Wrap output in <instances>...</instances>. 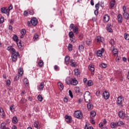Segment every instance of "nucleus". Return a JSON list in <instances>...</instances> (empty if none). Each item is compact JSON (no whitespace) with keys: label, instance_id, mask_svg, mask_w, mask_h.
Returning <instances> with one entry per match:
<instances>
[{"label":"nucleus","instance_id":"f257e3e1","mask_svg":"<svg viewBox=\"0 0 129 129\" xmlns=\"http://www.w3.org/2000/svg\"><path fill=\"white\" fill-rule=\"evenodd\" d=\"M84 100L86 102H90L91 101V95L90 92L89 91H86L85 92L84 95Z\"/></svg>","mask_w":129,"mask_h":129},{"label":"nucleus","instance_id":"f03ea898","mask_svg":"<svg viewBox=\"0 0 129 129\" xmlns=\"http://www.w3.org/2000/svg\"><path fill=\"white\" fill-rule=\"evenodd\" d=\"M70 29L73 30L75 34H78L79 28L77 25H74L73 23H72L70 26Z\"/></svg>","mask_w":129,"mask_h":129},{"label":"nucleus","instance_id":"7ed1b4c3","mask_svg":"<svg viewBox=\"0 0 129 129\" xmlns=\"http://www.w3.org/2000/svg\"><path fill=\"white\" fill-rule=\"evenodd\" d=\"M12 59L13 62H16L17 61V59H18V56H20V54H19V52H16V50L15 52H12Z\"/></svg>","mask_w":129,"mask_h":129},{"label":"nucleus","instance_id":"20e7f679","mask_svg":"<svg viewBox=\"0 0 129 129\" xmlns=\"http://www.w3.org/2000/svg\"><path fill=\"white\" fill-rule=\"evenodd\" d=\"M74 115L75 117H76L77 118H80V119H81L82 118V113L80 111H76L74 112Z\"/></svg>","mask_w":129,"mask_h":129},{"label":"nucleus","instance_id":"39448f33","mask_svg":"<svg viewBox=\"0 0 129 129\" xmlns=\"http://www.w3.org/2000/svg\"><path fill=\"white\" fill-rule=\"evenodd\" d=\"M123 97L122 96H120L117 97L116 99V102L118 104V105H121L122 104V103L123 102Z\"/></svg>","mask_w":129,"mask_h":129},{"label":"nucleus","instance_id":"423d86ee","mask_svg":"<svg viewBox=\"0 0 129 129\" xmlns=\"http://www.w3.org/2000/svg\"><path fill=\"white\" fill-rule=\"evenodd\" d=\"M1 11L3 14H6L7 16H10V12L9 9L4 7L2 8Z\"/></svg>","mask_w":129,"mask_h":129},{"label":"nucleus","instance_id":"0eeeda50","mask_svg":"<svg viewBox=\"0 0 129 129\" xmlns=\"http://www.w3.org/2000/svg\"><path fill=\"white\" fill-rule=\"evenodd\" d=\"M109 20H110V17L108 15L105 14L103 16V21L104 23H108V22H109Z\"/></svg>","mask_w":129,"mask_h":129},{"label":"nucleus","instance_id":"6e6552de","mask_svg":"<svg viewBox=\"0 0 129 129\" xmlns=\"http://www.w3.org/2000/svg\"><path fill=\"white\" fill-rule=\"evenodd\" d=\"M65 118L67 123H71V122H72V117H71V116L67 115L65 116Z\"/></svg>","mask_w":129,"mask_h":129},{"label":"nucleus","instance_id":"1a4fd4ad","mask_svg":"<svg viewBox=\"0 0 129 129\" xmlns=\"http://www.w3.org/2000/svg\"><path fill=\"white\" fill-rule=\"evenodd\" d=\"M31 23L32 26H37L38 25V20L36 18H34L31 20Z\"/></svg>","mask_w":129,"mask_h":129},{"label":"nucleus","instance_id":"9d476101","mask_svg":"<svg viewBox=\"0 0 129 129\" xmlns=\"http://www.w3.org/2000/svg\"><path fill=\"white\" fill-rule=\"evenodd\" d=\"M118 116L120 117V118H122V119H123V118H124V117H125V113H124V112L122 111H120L118 112Z\"/></svg>","mask_w":129,"mask_h":129},{"label":"nucleus","instance_id":"9b49d317","mask_svg":"<svg viewBox=\"0 0 129 129\" xmlns=\"http://www.w3.org/2000/svg\"><path fill=\"white\" fill-rule=\"evenodd\" d=\"M103 96L104 99L107 100L109 98V93L106 91H105L104 93H103Z\"/></svg>","mask_w":129,"mask_h":129},{"label":"nucleus","instance_id":"f8f14e48","mask_svg":"<svg viewBox=\"0 0 129 129\" xmlns=\"http://www.w3.org/2000/svg\"><path fill=\"white\" fill-rule=\"evenodd\" d=\"M96 41H97L98 43H103L104 41V38L100 36H97L96 38Z\"/></svg>","mask_w":129,"mask_h":129},{"label":"nucleus","instance_id":"ddd939ff","mask_svg":"<svg viewBox=\"0 0 129 129\" xmlns=\"http://www.w3.org/2000/svg\"><path fill=\"white\" fill-rule=\"evenodd\" d=\"M5 115L6 113H5V110H4V109L2 108V107H0V116L2 117V118H4Z\"/></svg>","mask_w":129,"mask_h":129},{"label":"nucleus","instance_id":"4468645a","mask_svg":"<svg viewBox=\"0 0 129 129\" xmlns=\"http://www.w3.org/2000/svg\"><path fill=\"white\" fill-rule=\"evenodd\" d=\"M77 84H78V81H77V80H76V79L72 78L71 80V85L75 86Z\"/></svg>","mask_w":129,"mask_h":129},{"label":"nucleus","instance_id":"2eb2a0df","mask_svg":"<svg viewBox=\"0 0 129 129\" xmlns=\"http://www.w3.org/2000/svg\"><path fill=\"white\" fill-rule=\"evenodd\" d=\"M7 49L8 51H10L11 53H15L16 51V49H15L12 46H8Z\"/></svg>","mask_w":129,"mask_h":129},{"label":"nucleus","instance_id":"dca6fc26","mask_svg":"<svg viewBox=\"0 0 129 129\" xmlns=\"http://www.w3.org/2000/svg\"><path fill=\"white\" fill-rule=\"evenodd\" d=\"M118 22L119 24H121L122 23V16L121 14H118L117 16Z\"/></svg>","mask_w":129,"mask_h":129},{"label":"nucleus","instance_id":"f3484780","mask_svg":"<svg viewBox=\"0 0 129 129\" xmlns=\"http://www.w3.org/2000/svg\"><path fill=\"white\" fill-rule=\"evenodd\" d=\"M17 46L19 49L21 50H23L24 48L23 47V44H22V41H20L17 43Z\"/></svg>","mask_w":129,"mask_h":129},{"label":"nucleus","instance_id":"a211bd4d","mask_svg":"<svg viewBox=\"0 0 129 129\" xmlns=\"http://www.w3.org/2000/svg\"><path fill=\"white\" fill-rule=\"evenodd\" d=\"M44 87H45L44 83V82H42L39 85L38 89H39V90H43V89H44Z\"/></svg>","mask_w":129,"mask_h":129},{"label":"nucleus","instance_id":"6ab92c4d","mask_svg":"<svg viewBox=\"0 0 129 129\" xmlns=\"http://www.w3.org/2000/svg\"><path fill=\"white\" fill-rule=\"evenodd\" d=\"M123 17L125 20H128L129 19V14L127 12H124L123 13Z\"/></svg>","mask_w":129,"mask_h":129},{"label":"nucleus","instance_id":"aec40b11","mask_svg":"<svg viewBox=\"0 0 129 129\" xmlns=\"http://www.w3.org/2000/svg\"><path fill=\"white\" fill-rule=\"evenodd\" d=\"M71 79L70 78H67L66 79V83L68 84V85H70L71 84Z\"/></svg>","mask_w":129,"mask_h":129},{"label":"nucleus","instance_id":"412c9836","mask_svg":"<svg viewBox=\"0 0 129 129\" xmlns=\"http://www.w3.org/2000/svg\"><path fill=\"white\" fill-rule=\"evenodd\" d=\"M87 108L89 110H91L93 107L92 106V103L91 102H89L87 104Z\"/></svg>","mask_w":129,"mask_h":129},{"label":"nucleus","instance_id":"4be33fe9","mask_svg":"<svg viewBox=\"0 0 129 129\" xmlns=\"http://www.w3.org/2000/svg\"><path fill=\"white\" fill-rule=\"evenodd\" d=\"M111 25H110V24H108L107 26V31L109 33L112 32V29H111Z\"/></svg>","mask_w":129,"mask_h":129},{"label":"nucleus","instance_id":"5701e85b","mask_svg":"<svg viewBox=\"0 0 129 129\" xmlns=\"http://www.w3.org/2000/svg\"><path fill=\"white\" fill-rule=\"evenodd\" d=\"M122 125H124V123L122 121L119 120L117 122V126H122Z\"/></svg>","mask_w":129,"mask_h":129},{"label":"nucleus","instance_id":"b1692460","mask_svg":"<svg viewBox=\"0 0 129 129\" xmlns=\"http://www.w3.org/2000/svg\"><path fill=\"white\" fill-rule=\"evenodd\" d=\"M12 122L13 123H18V118L16 116H14L12 118Z\"/></svg>","mask_w":129,"mask_h":129},{"label":"nucleus","instance_id":"393cba45","mask_svg":"<svg viewBox=\"0 0 129 129\" xmlns=\"http://www.w3.org/2000/svg\"><path fill=\"white\" fill-rule=\"evenodd\" d=\"M70 59V57L69 56H66L64 58V61L67 64L69 63V60Z\"/></svg>","mask_w":129,"mask_h":129},{"label":"nucleus","instance_id":"a878e982","mask_svg":"<svg viewBox=\"0 0 129 129\" xmlns=\"http://www.w3.org/2000/svg\"><path fill=\"white\" fill-rule=\"evenodd\" d=\"M110 126L111 128H114V127H116V126H117V124L116 122H111Z\"/></svg>","mask_w":129,"mask_h":129},{"label":"nucleus","instance_id":"bb28decb","mask_svg":"<svg viewBox=\"0 0 129 129\" xmlns=\"http://www.w3.org/2000/svg\"><path fill=\"white\" fill-rule=\"evenodd\" d=\"M13 39L17 43L19 42V38L18 37V36H17L16 35H14L13 36Z\"/></svg>","mask_w":129,"mask_h":129},{"label":"nucleus","instance_id":"cd10ccee","mask_svg":"<svg viewBox=\"0 0 129 129\" xmlns=\"http://www.w3.org/2000/svg\"><path fill=\"white\" fill-rule=\"evenodd\" d=\"M115 5V0H112L110 2V6L111 8H113Z\"/></svg>","mask_w":129,"mask_h":129},{"label":"nucleus","instance_id":"c85d7f7f","mask_svg":"<svg viewBox=\"0 0 129 129\" xmlns=\"http://www.w3.org/2000/svg\"><path fill=\"white\" fill-rule=\"evenodd\" d=\"M34 126L36 128H37V129L40 128V127H39V122L38 121H35L34 122Z\"/></svg>","mask_w":129,"mask_h":129},{"label":"nucleus","instance_id":"c756f323","mask_svg":"<svg viewBox=\"0 0 129 129\" xmlns=\"http://www.w3.org/2000/svg\"><path fill=\"white\" fill-rule=\"evenodd\" d=\"M18 74L19 75H20V76H22L23 75V69L20 68L18 69Z\"/></svg>","mask_w":129,"mask_h":129},{"label":"nucleus","instance_id":"7c9ffc66","mask_svg":"<svg viewBox=\"0 0 129 129\" xmlns=\"http://www.w3.org/2000/svg\"><path fill=\"white\" fill-rule=\"evenodd\" d=\"M97 55L98 57H101L102 56V51H100V50H99L97 51Z\"/></svg>","mask_w":129,"mask_h":129},{"label":"nucleus","instance_id":"2f4dec72","mask_svg":"<svg viewBox=\"0 0 129 129\" xmlns=\"http://www.w3.org/2000/svg\"><path fill=\"white\" fill-rule=\"evenodd\" d=\"M89 69L90 70V71H91V72H94V67L93 66H92V65H90L89 66Z\"/></svg>","mask_w":129,"mask_h":129},{"label":"nucleus","instance_id":"473e14b6","mask_svg":"<svg viewBox=\"0 0 129 129\" xmlns=\"http://www.w3.org/2000/svg\"><path fill=\"white\" fill-rule=\"evenodd\" d=\"M88 86H92L93 85V82L92 80H89L87 82Z\"/></svg>","mask_w":129,"mask_h":129},{"label":"nucleus","instance_id":"72a5a7b5","mask_svg":"<svg viewBox=\"0 0 129 129\" xmlns=\"http://www.w3.org/2000/svg\"><path fill=\"white\" fill-rule=\"evenodd\" d=\"M96 115V113L94 111H92L90 113L91 117H94Z\"/></svg>","mask_w":129,"mask_h":129},{"label":"nucleus","instance_id":"f704fd0d","mask_svg":"<svg viewBox=\"0 0 129 129\" xmlns=\"http://www.w3.org/2000/svg\"><path fill=\"white\" fill-rule=\"evenodd\" d=\"M38 65L39 67H43V66H44V62H43V60H39L38 62Z\"/></svg>","mask_w":129,"mask_h":129},{"label":"nucleus","instance_id":"c9c22d12","mask_svg":"<svg viewBox=\"0 0 129 129\" xmlns=\"http://www.w3.org/2000/svg\"><path fill=\"white\" fill-rule=\"evenodd\" d=\"M74 72H75V75H80V74L79 70H78V69H75Z\"/></svg>","mask_w":129,"mask_h":129},{"label":"nucleus","instance_id":"e433bc0d","mask_svg":"<svg viewBox=\"0 0 129 129\" xmlns=\"http://www.w3.org/2000/svg\"><path fill=\"white\" fill-rule=\"evenodd\" d=\"M23 82L25 85H29V81L28 80V79L25 78L23 80Z\"/></svg>","mask_w":129,"mask_h":129},{"label":"nucleus","instance_id":"4c0bfd02","mask_svg":"<svg viewBox=\"0 0 129 129\" xmlns=\"http://www.w3.org/2000/svg\"><path fill=\"white\" fill-rule=\"evenodd\" d=\"M37 99L39 101L42 102L43 101V97L41 95H38L37 96Z\"/></svg>","mask_w":129,"mask_h":129},{"label":"nucleus","instance_id":"58836bf2","mask_svg":"<svg viewBox=\"0 0 129 129\" xmlns=\"http://www.w3.org/2000/svg\"><path fill=\"white\" fill-rule=\"evenodd\" d=\"M70 38V40L72 43H76V42H77L76 38L74 37H71Z\"/></svg>","mask_w":129,"mask_h":129},{"label":"nucleus","instance_id":"ea45409f","mask_svg":"<svg viewBox=\"0 0 129 129\" xmlns=\"http://www.w3.org/2000/svg\"><path fill=\"white\" fill-rule=\"evenodd\" d=\"M6 123H2L1 125V129H6L7 127H6Z\"/></svg>","mask_w":129,"mask_h":129},{"label":"nucleus","instance_id":"a19ab883","mask_svg":"<svg viewBox=\"0 0 129 129\" xmlns=\"http://www.w3.org/2000/svg\"><path fill=\"white\" fill-rule=\"evenodd\" d=\"M68 49L69 51H72L73 49V45L71 44H69Z\"/></svg>","mask_w":129,"mask_h":129},{"label":"nucleus","instance_id":"79ce46f5","mask_svg":"<svg viewBox=\"0 0 129 129\" xmlns=\"http://www.w3.org/2000/svg\"><path fill=\"white\" fill-rule=\"evenodd\" d=\"M69 36L70 38H73L74 37V33H73V31H71L69 33Z\"/></svg>","mask_w":129,"mask_h":129},{"label":"nucleus","instance_id":"37998d69","mask_svg":"<svg viewBox=\"0 0 129 129\" xmlns=\"http://www.w3.org/2000/svg\"><path fill=\"white\" fill-rule=\"evenodd\" d=\"M100 67H101V68H106L107 67L106 63H101L100 65Z\"/></svg>","mask_w":129,"mask_h":129},{"label":"nucleus","instance_id":"c03bdc74","mask_svg":"<svg viewBox=\"0 0 129 129\" xmlns=\"http://www.w3.org/2000/svg\"><path fill=\"white\" fill-rule=\"evenodd\" d=\"M10 109L12 112H14V111H15V108L14 107V105H12L10 107Z\"/></svg>","mask_w":129,"mask_h":129},{"label":"nucleus","instance_id":"a18cd8bd","mask_svg":"<svg viewBox=\"0 0 129 129\" xmlns=\"http://www.w3.org/2000/svg\"><path fill=\"white\" fill-rule=\"evenodd\" d=\"M125 40H129V35L127 33H125L124 35Z\"/></svg>","mask_w":129,"mask_h":129},{"label":"nucleus","instance_id":"49530a36","mask_svg":"<svg viewBox=\"0 0 129 129\" xmlns=\"http://www.w3.org/2000/svg\"><path fill=\"white\" fill-rule=\"evenodd\" d=\"M58 86H59L61 89V90H63V88H64V86L63 85V84L61 83H58Z\"/></svg>","mask_w":129,"mask_h":129},{"label":"nucleus","instance_id":"de8ad7c7","mask_svg":"<svg viewBox=\"0 0 129 129\" xmlns=\"http://www.w3.org/2000/svg\"><path fill=\"white\" fill-rule=\"evenodd\" d=\"M71 66L72 67H76V66H77V63L76 62H71Z\"/></svg>","mask_w":129,"mask_h":129},{"label":"nucleus","instance_id":"09e8293b","mask_svg":"<svg viewBox=\"0 0 129 129\" xmlns=\"http://www.w3.org/2000/svg\"><path fill=\"white\" fill-rule=\"evenodd\" d=\"M79 49L80 51H83V50H84V47L82 45H79Z\"/></svg>","mask_w":129,"mask_h":129},{"label":"nucleus","instance_id":"8fccbe9b","mask_svg":"<svg viewBox=\"0 0 129 129\" xmlns=\"http://www.w3.org/2000/svg\"><path fill=\"white\" fill-rule=\"evenodd\" d=\"M21 34L22 35H26V30L23 29H22L21 31Z\"/></svg>","mask_w":129,"mask_h":129},{"label":"nucleus","instance_id":"3c124183","mask_svg":"<svg viewBox=\"0 0 129 129\" xmlns=\"http://www.w3.org/2000/svg\"><path fill=\"white\" fill-rule=\"evenodd\" d=\"M75 90L76 93H79V92H80L79 87H76L75 88Z\"/></svg>","mask_w":129,"mask_h":129},{"label":"nucleus","instance_id":"603ef678","mask_svg":"<svg viewBox=\"0 0 129 129\" xmlns=\"http://www.w3.org/2000/svg\"><path fill=\"white\" fill-rule=\"evenodd\" d=\"M112 53H113L114 55H116L117 54V49H114L112 50Z\"/></svg>","mask_w":129,"mask_h":129},{"label":"nucleus","instance_id":"864d4df0","mask_svg":"<svg viewBox=\"0 0 129 129\" xmlns=\"http://www.w3.org/2000/svg\"><path fill=\"white\" fill-rule=\"evenodd\" d=\"M6 85L8 86H10L11 85V80H7V81H6Z\"/></svg>","mask_w":129,"mask_h":129},{"label":"nucleus","instance_id":"5fc2aeb1","mask_svg":"<svg viewBox=\"0 0 129 129\" xmlns=\"http://www.w3.org/2000/svg\"><path fill=\"white\" fill-rule=\"evenodd\" d=\"M69 93L70 97H71V98H73V94H72V91H71V90H69Z\"/></svg>","mask_w":129,"mask_h":129},{"label":"nucleus","instance_id":"6e6d98bb","mask_svg":"<svg viewBox=\"0 0 129 129\" xmlns=\"http://www.w3.org/2000/svg\"><path fill=\"white\" fill-rule=\"evenodd\" d=\"M38 38H39V35L37 34H35L33 37L34 40H37Z\"/></svg>","mask_w":129,"mask_h":129},{"label":"nucleus","instance_id":"4d7b16f0","mask_svg":"<svg viewBox=\"0 0 129 129\" xmlns=\"http://www.w3.org/2000/svg\"><path fill=\"white\" fill-rule=\"evenodd\" d=\"M86 44L88 46H90L91 45V41L89 40H87Z\"/></svg>","mask_w":129,"mask_h":129},{"label":"nucleus","instance_id":"13d9d810","mask_svg":"<svg viewBox=\"0 0 129 129\" xmlns=\"http://www.w3.org/2000/svg\"><path fill=\"white\" fill-rule=\"evenodd\" d=\"M20 76H21L19 75H18L17 76H16L15 78V80H19V78H20Z\"/></svg>","mask_w":129,"mask_h":129},{"label":"nucleus","instance_id":"bf43d9fd","mask_svg":"<svg viewBox=\"0 0 129 129\" xmlns=\"http://www.w3.org/2000/svg\"><path fill=\"white\" fill-rule=\"evenodd\" d=\"M95 8H96V10H99V4H97L95 5Z\"/></svg>","mask_w":129,"mask_h":129},{"label":"nucleus","instance_id":"052dcab7","mask_svg":"<svg viewBox=\"0 0 129 129\" xmlns=\"http://www.w3.org/2000/svg\"><path fill=\"white\" fill-rule=\"evenodd\" d=\"M110 44H111V45H114V40L113 39H111L110 40Z\"/></svg>","mask_w":129,"mask_h":129},{"label":"nucleus","instance_id":"680f3d73","mask_svg":"<svg viewBox=\"0 0 129 129\" xmlns=\"http://www.w3.org/2000/svg\"><path fill=\"white\" fill-rule=\"evenodd\" d=\"M12 9H13V5L11 4L8 8V11H9V13H10V11H11Z\"/></svg>","mask_w":129,"mask_h":129},{"label":"nucleus","instance_id":"e2e57ef3","mask_svg":"<svg viewBox=\"0 0 129 129\" xmlns=\"http://www.w3.org/2000/svg\"><path fill=\"white\" fill-rule=\"evenodd\" d=\"M96 96H99V95H100V91H97L96 92Z\"/></svg>","mask_w":129,"mask_h":129},{"label":"nucleus","instance_id":"0e129e2a","mask_svg":"<svg viewBox=\"0 0 129 129\" xmlns=\"http://www.w3.org/2000/svg\"><path fill=\"white\" fill-rule=\"evenodd\" d=\"M4 22H5V21L4 20V18H0V24H3Z\"/></svg>","mask_w":129,"mask_h":129},{"label":"nucleus","instance_id":"69168bd1","mask_svg":"<svg viewBox=\"0 0 129 129\" xmlns=\"http://www.w3.org/2000/svg\"><path fill=\"white\" fill-rule=\"evenodd\" d=\"M123 13H126L125 11H126V7H125V6H123Z\"/></svg>","mask_w":129,"mask_h":129},{"label":"nucleus","instance_id":"338daca9","mask_svg":"<svg viewBox=\"0 0 129 129\" xmlns=\"http://www.w3.org/2000/svg\"><path fill=\"white\" fill-rule=\"evenodd\" d=\"M94 14H95V16H97V15H98V10H96L94 11Z\"/></svg>","mask_w":129,"mask_h":129},{"label":"nucleus","instance_id":"774afa93","mask_svg":"<svg viewBox=\"0 0 129 129\" xmlns=\"http://www.w3.org/2000/svg\"><path fill=\"white\" fill-rule=\"evenodd\" d=\"M28 12H27V11H25L24 12V16H28Z\"/></svg>","mask_w":129,"mask_h":129}]
</instances>
